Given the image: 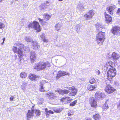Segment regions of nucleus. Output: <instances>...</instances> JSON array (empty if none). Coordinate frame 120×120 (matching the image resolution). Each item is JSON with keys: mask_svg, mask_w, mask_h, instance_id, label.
<instances>
[{"mask_svg": "<svg viewBox=\"0 0 120 120\" xmlns=\"http://www.w3.org/2000/svg\"><path fill=\"white\" fill-rule=\"evenodd\" d=\"M69 90H71L69 93V95L70 96H74L75 95L77 92V90L75 87L73 86L69 87Z\"/></svg>", "mask_w": 120, "mask_h": 120, "instance_id": "9d476101", "label": "nucleus"}, {"mask_svg": "<svg viewBox=\"0 0 120 120\" xmlns=\"http://www.w3.org/2000/svg\"><path fill=\"white\" fill-rule=\"evenodd\" d=\"M41 37L42 39V41L44 42H48V41L47 39L45 38V37L43 35H41Z\"/></svg>", "mask_w": 120, "mask_h": 120, "instance_id": "2f4dec72", "label": "nucleus"}, {"mask_svg": "<svg viewBox=\"0 0 120 120\" xmlns=\"http://www.w3.org/2000/svg\"><path fill=\"white\" fill-rule=\"evenodd\" d=\"M73 114V112L72 111H70L68 113V116H70Z\"/></svg>", "mask_w": 120, "mask_h": 120, "instance_id": "58836bf2", "label": "nucleus"}, {"mask_svg": "<svg viewBox=\"0 0 120 120\" xmlns=\"http://www.w3.org/2000/svg\"><path fill=\"white\" fill-rule=\"evenodd\" d=\"M113 63L109 61L107 63L105 67L107 68H109L107 74V79L111 82L113 81V78L116 75V71L115 68L112 66Z\"/></svg>", "mask_w": 120, "mask_h": 120, "instance_id": "f257e3e1", "label": "nucleus"}, {"mask_svg": "<svg viewBox=\"0 0 120 120\" xmlns=\"http://www.w3.org/2000/svg\"><path fill=\"white\" fill-rule=\"evenodd\" d=\"M104 90L107 93L110 94L115 92L116 90L111 85L108 84L105 86Z\"/></svg>", "mask_w": 120, "mask_h": 120, "instance_id": "39448f33", "label": "nucleus"}, {"mask_svg": "<svg viewBox=\"0 0 120 120\" xmlns=\"http://www.w3.org/2000/svg\"><path fill=\"white\" fill-rule=\"evenodd\" d=\"M4 0H0V3L1 2L3 1Z\"/></svg>", "mask_w": 120, "mask_h": 120, "instance_id": "8fccbe9b", "label": "nucleus"}, {"mask_svg": "<svg viewBox=\"0 0 120 120\" xmlns=\"http://www.w3.org/2000/svg\"><path fill=\"white\" fill-rule=\"evenodd\" d=\"M34 24V28L37 30V32H39L41 30L40 26L39 24V23L36 21H33Z\"/></svg>", "mask_w": 120, "mask_h": 120, "instance_id": "ddd939ff", "label": "nucleus"}, {"mask_svg": "<svg viewBox=\"0 0 120 120\" xmlns=\"http://www.w3.org/2000/svg\"><path fill=\"white\" fill-rule=\"evenodd\" d=\"M60 101L62 102H64L66 101V97H63L61 98L60 100Z\"/></svg>", "mask_w": 120, "mask_h": 120, "instance_id": "ea45409f", "label": "nucleus"}, {"mask_svg": "<svg viewBox=\"0 0 120 120\" xmlns=\"http://www.w3.org/2000/svg\"><path fill=\"white\" fill-rule=\"evenodd\" d=\"M43 16L44 18L47 21L50 18L51 16L47 13H45L44 14Z\"/></svg>", "mask_w": 120, "mask_h": 120, "instance_id": "4be33fe9", "label": "nucleus"}, {"mask_svg": "<svg viewBox=\"0 0 120 120\" xmlns=\"http://www.w3.org/2000/svg\"><path fill=\"white\" fill-rule=\"evenodd\" d=\"M111 31L113 34L118 35L120 34V27L117 26H113Z\"/></svg>", "mask_w": 120, "mask_h": 120, "instance_id": "0eeeda50", "label": "nucleus"}, {"mask_svg": "<svg viewBox=\"0 0 120 120\" xmlns=\"http://www.w3.org/2000/svg\"><path fill=\"white\" fill-rule=\"evenodd\" d=\"M34 112L36 116H39L41 114V111L38 109H35L34 111Z\"/></svg>", "mask_w": 120, "mask_h": 120, "instance_id": "b1692460", "label": "nucleus"}, {"mask_svg": "<svg viewBox=\"0 0 120 120\" xmlns=\"http://www.w3.org/2000/svg\"><path fill=\"white\" fill-rule=\"evenodd\" d=\"M104 15L105 20L107 23H109L112 22V17L109 15L107 14L105 12H104Z\"/></svg>", "mask_w": 120, "mask_h": 120, "instance_id": "2eb2a0df", "label": "nucleus"}, {"mask_svg": "<svg viewBox=\"0 0 120 120\" xmlns=\"http://www.w3.org/2000/svg\"><path fill=\"white\" fill-rule=\"evenodd\" d=\"M20 77L22 79L25 78L27 76V73L24 71H22L19 75Z\"/></svg>", "mask_w": 120, "mask_h": 120, "instance_id": "aec40b11", "label": "nucleus"}, {"mask_svg": "<svg viewBox=\"0 0 120 120\" xmlns=\"http://www.w3.org/2000/svg\"><path fill=\"white\" fill-rule=\"evenodd\" d=\"M95 72L97 75H99L100 74V71L98 70H95Z\"/></svg>", "mask_w": 120, "mask_h": 120, "instance_id": "37998d69", "label": "nucleus"}, {"mask_svg": "<svg viewBox=\"0 0 120 120\" xmlns=\"http://www.w3.org/2000/svg\"><path fill=\"white\" fill-rule=\"evenodd\" d=\"M5 38H3V41L2 43H1L2 45H3V43H4V41H5Z\"/></svg>", "mask_w": 120, "mask_h": 120, "instance_id": "de8ad7c7", "label": "nucleus"}, {"mask_svg": "<svg viewBox=\"0 0 120 120\" xmlns=\"http://www.w3.org/2000/svg\"><path fill=\"white\" fill-rule=\"evenodd\" d=\"M116 8V6L113 5L108 7L106 9L107 11H108L110 14L111 15H112Z\"/></svg>", "mask_w": 120, "mask_h": 120, "instance_id": "9b49d317", "label": "nucleus"}, {"mask_svg": "<svg viewBox=\"0 0 120 120\" xmlns=\"http://www.w3.org/2000/svg\"><path fill=\"white\" fill-rule=\"evenodd\" d=\"M100 94L99 95V96L98 97V98H103L104 97V94L102 93H100Z\"/></svg>", "mask_w": 120, "mask_h": 120, "instance_id": "79ce46f5", "label": "nucleus"}, {"mask_svg": "<svg viewBox=\"0 0 120 120\" xmlns=\"http://www.w3.org/2000/svg\"><path fill=\"white\" fill-rule=\"evenodd\" d=\"M63 95L64 94H67L69 92V91L68 90L64 89L63 90Z\"/></svg>", "mask_w": 120, "mask_h": 120, "instance_id": "473e14b6", "label": "nucleus"}, {"mask_svg": "<svg viewBox=\"0 0 120 120\" xmlns=\"http://www.w3.org/2000/svg\"><path fill=\"white\" fill-rule=\"evenodd\" d=\"M15 1H18V0H15Z\"/></svg>", "mask_w": 120, "mask_h": 120, "instance_id": "603ef678", "label": "nucleus"}, {"mask_svg": "<svg viewBox=\"0 0 120 120\" xmlns=\"http://www.w3.org/2000/svg\"><path fill=\"white\" fill-rule=\"evenodd\" d=\"M4 25L3 23L0 22V28L1 29H2L4 28Z\"/></svg>", "mask_w": 120, "mask_h": 120, "instance_id": "a19ab883", "label": "nucleus"}, {"mask_svg": "<svg viewBox=\"0 0 120 120\" xmlns=\"http://www.w3.org/2000/svg\"><path fill=\"white\" fill-rule=\"evenodd\" d=\"M105 32L101 31L98 33L96 37V40L98 44L100 42L102 43L104 42L105 39Z\"/></svg>", "mask_w": 120, "mask_h": 120, "instance_id": "7ed1b4c3", "label": "nucleus"}, {"mask_svg": "<svg viewBox=\"0 0 120 120\" xmlns=\"http://www.w3.org/2000/svg\"><path fill=\"white\" fill-rule=\"evenodd\" d=\"M89 82L90 84H93L95 82V80L93 77H91Z\"/></svg>", "mask_w": 120, "mask_h": 120, "instance_id": "a878e982", "label": "nucleus"}, {"mask_svg": "<svg viewBox=\"0 0 120 120\" xmlns=\"http://www.w3.org/2000/svg\"><path fill=\"white\" fill-rule=\"evenodd\" d=\"M34 49L36 50L39 48L40 46L38 45V43L37 42H35V44H34L33 45Z\"/></svg>", "mask_w": 120, "mask_h": 120, "instance_id": "393cba45", "label": "nucleus"}, {"mask_svg": "<svg viewBox=\"0 0 120 120\" xmlns=\"http://www.w3.org/2000/svg\"><path fill=\"white\" fill-rule=\"evenodd\" d=\"M61 77H62L60 75V74L58 72V74H57L56 76V80H57L58 79L60 78Z\"/></svg>", "mask_w": 120, "mask_h": 120, "instance_id": "c9c22d12", "label": "nucleus"}, {"mask_svg": "<svg viewBox=\"0 0 120 120\" xmlns=\"http://www.w3.org/2000/svg\"><path fill=\"white\" fill-rule=\"evenodd\" d=\"M56 92H57L60 94L63 95V90H57Z\"/></svg>", "mask_w": 120, "mask_h": 120, "instance_id": "e433bc0d", "label": "nucleus"}, {"mask_svg": "<svg viewBox=\"0 0 120 120\" xmlns=\"http://www.w3.org/2000/svg\"><path fill=\"white\" fill-rule=\"evenodd\" d=\"M22 45L23 46H24V45Z\"/></svg>", "mask_w": 120, "mask_h": 120, "instance_id": "864d4df0", "label": "nucleus"}, {"mask_svg": "<svg viewBox=\"0 0 120 120\" xmlns=\"http://www.w3.org/2000/svg\"><path fill=\"white\" fill-rule=\"evenodd\" d=\"M25 48L26 49H24V50L25 51L29 50V48L27 47H25Z\"/></svg>", "mask_w": 120, "mask_h": 120, "instance_id": "49530a36", "label": "nucleus"}, {"mask_svg": "<svg viewBox=\"0 0 120 120\" xmlns=\"http://www.w3.org/2000/svg\"><path fill=\"white\" fill-rule=\"evenodd\" d=\"M109 108V107L108 105L106 103L104 104L102 106V108L103 110H105Z\"/></svg>", "mask_w": 120, "mask_h": 120, "instance_id": "c85d7f7f", "label": "nucleus"}, {"mask_svg": "<svg viewBox=\"0 0 120 120\" xmlns=\"http://www.w3.org/2000/svg\"><path fill=\"white\" fill-rule=\"evenodd\" d=\"M94 14V13L92 10H90L84 15V16L86 19H90L92 18Z\"/></svg>", "mask_w": 120, "mask_h": 120, "instance_id": "1a4fd4ad", "label": "nucleus"}, {"mask_svg": "<svg viewBox=\"0 0 120 120\" xmlns=\"http://www.w3.org/2000/svg\"><path fill=\"white\" fill-rule=\"evenodd\" d=\"M34 24L33 23V22L32 23H30L28 25V27L29 28H34Z\"/></svg>", "mask_w": 120, "mask_h": 120, "instance_id": "72a5a7b5", "label": "nucleus"}, {"mask_svg": "<svg viewBox=\"0 0 120 120\" xmlns=\"http://www.w3.org/2000/svg\"><path fill=\"white\" fill-rule=\"evenodd\" d=\"M93 118L95 120H100L101 116L99 114L97 113L94 115L93 116Z\"/></svg>", "mask_w": 120, "mask_h": 120, "instance_id": "412c9836", "label": "nucleus"}, {"mask_svg": "<svg viewBox=\"0 0 120 120\" xmlns=\"http://www.w3.org/2000/svg\"><path fill=\"white\" fill-rule=\"evenodd\" d=\"M59 72L61 76L67 75L69 74V73H68L64 71H59Z\"/></svg>", "mask_w": 120, "mask_h": 120, "instance_id": "5701e85b", "label": "nucleus"}, {"mask_svg": "<svg viewBox=\"0 0 120 120\" xmlns=\"http://www.w3.org/2000/svg\"><path fill=\"white\" fill-rule=\"evenodd\" d=\"M45 115L47 117L49 116V114H53L54 113L51 110H49L48 111V109L47 108H45Z\"/></svg>", "mask_w": 120, "mask_h": 120, "instance_id": "6ab92c4d", "label": "nucleus"}, {"mask_svg": "<svg viewBox=\"0 0 120 120\" xmlns=\"http://www.w3.org/2000/svg\"><path fill=\"white\" fill-rule=\"evenodd\" d=\"M116 13L118 14H120V8H118V10L116 12Z\"/></svg>", "mask_w": 120, "mask_h": 120, "instance_id": "c03bdc74", "label": "nucleus"}, {"mask_svg": "<svg viewBox=\"0 0 120 120\" xmlns=\"http://www.w3.org/2000/svg\"><path fill=\"white\" fill-rule=\"evenodd\" d=\"M112 57L115 60H117L120 57L119 54L115 52H113L111 55Z\"/></svg>", "mask_w": 120, "mask_h": 120, "instance_id": "f3484780", "label": "nucleus"}, {"mask_svg": "<svg viewBox=\"0 0 120 120\" xmlns=\"http://www.w3.org/2000/svg\"><path fill=\"white\" fill-rule=\"evenodd\" d=\"M50 4L49 2L48 1H46L45 2L39 6L40 9L41 10H44Z\"/></svg>", "mask_w": 120, "mask_h": 120, "instance_id": "f8f14e48", "label": "nucleus"}, {"mask_svg": "<svg viewBox=\"0 0 120 120\" xmlns=\"http://www.w3.org/2000/svg\"><path fill=\"white\" fill-rule=\"evenodd\" d=\"M39 91L42 92H45V91L43 87V85L42 84H41V85L39 88Z\"/></svg>", "mask_w": 120, "mask_h": 120, "instance_id": "bb28decb", "label": "nucleus"}, {"mask_svg": "<svg viewBox=\"0 0 120 120\" xmlns=\"http://www.w3.org/2000/svg\"><path fill=\"white\" fill-rule=\"evenodd\" d=\"M51 66V64L48 61L45 62L40 61L36 64L34 66V68L37 71H40L44 70L46 67H49Z\"/></svg>", "mask_w": 120, "mask_h": 120, "instance_id": "f03ea898", "label": "nucleus"}, {"mask_svg": "<svg viewBox=\"0 0 120 120\" xmlns=\"http://www.w3.org/2000/svg\"><path fill=\"white\" fill-rule=\"evenodd\" d=\"M12 50L14 53H17L19 58H21L23 56V52L21 48H18L17 47L13 46V47Z\"/></svg>", "mask_w": 120, "mask_h": 120, "instance_id": "20e7f679", "label": "nucleus"}, {"mask_svg": "<svg viewBox=\"0 0 120 120\" xmlns=\"http://www.w3.org/2000/svg\"><path fill=\"white\" fill-rule=\"evenodd\" d=\"M34 106H33L31 108V110H28L26 114L27 119V120H29L30 118L34 116Z\"/></svg>", "mask_w": 120, "mask_h": 120, "instance_id": "423d86ee", "label": "nucleus"}, {"mask_svg": "<svg viewBox=\"0 0 120 120\" xmlns=\"http://www.w3.org/2000/svg\"><path fill=\"white\" fill-rule=\"evenodd\" d=\"M66 97V101L67 102L70 101L72 100V99H71L70 97Z\"/></svg>", "mask_w": 120, "mask_h": 120, "instance_id": "4c0bfd02", "label": "nucleus"}, {"mask_svg": "<svg viewBox=\"0 0 120 120\" xmlns=\"http://www.w3.org/2000/svg\"><path fill=\"white\" fill-rule=\"evenodd\" d=\"M89 103L91 106L93 107L96 108L97 106V102L94 97H90L89 100Z\"/></svg>", "mask_w": 120, "mask_h": 120, "instance_id": "6e6552de", "label": "nucleus"}, {"mask_svg": "<svg viewBox=\"0 0 120 120\" xmlns=\"http://www.w3.org/2000/svg\"><path fill=\"white\" fill-rule=\"evenodd\" d=\"M97 87V85H93L91 84H88L87 86V89L90 91L95 90Z\"/></svg>", "mask_w": 120, "mask_h": 120, "instance_id": "dca6fc26", "label": "nucleus"}, {"mask_svg": "<svg viewBox=\"0 0 120 120\" xmlns=\"http://www.w3.org/2000/svg\"><path fill=\"white\" fill-rule=\"evenodd\" d=\"M58 0L59 1H62L63 0Z\"/></svg>", "mask_w": 120, "mask_h": 120, "instance_id": "3c124183", "label": "nucleus"}, {"mask_svg": "<svg viewBox=\"0 0 120 120\" xmlns=\"http://www.w3.org/2000/svg\"><path fill=\"white\" fill-rule=\"evenodd\" d=\"M53 110L55 113H59L62 111V110L60 109H54Z\"/></svg>", "mask_w": 120, "mask_h": 120, "instance_id": "cd10ccee", "label": "nucleus"}, {"mask_svg": "<svg viewBox=\"0 0 120 120\" xmlns=\"http://www.w3.org/2000/svg\"><path fill=\"white\" fill-rule=\"evenodd\" d=\"M14 98V97L13 96H11L10 98V99L11 101H12Z\"/></svg>", "mask_w": 120, "mask_h": 120, "instance_id": "a18cd8bd", "label": "nucleus"}, {"mask_svg": "<svg viewBox=\"0 0 120 120\" xmlns=\"http://www.w3.org/2000/svg\"><path fill=\"white\" fill-rule=\"evenodd\" d=\"M85 120H92V119L90 118H87L85 119Z\"/></svg>", "mask_w": 120, "mask_h": 120, "instance_id": "09e8293b", "label": "nucleus"}, {"mask_svg": "<svg viewBox=\"0 0 120 120\" xmlns=\"http://www.w3.org/2000/svg\"><path fill=\"white\" fill-rule=\"evenodd\" d=\"M77 100H75L73 101L70 104V106L72 107L75 106L76 104L77 103Z\"/></svg>", "mask_w": 120, "mask_h": 120, "instance_id": "c756f323", "label": "nucleus"}, {"mask_svg": "<svg viewBox=\"0 0 120 120\" xmlns=\"http://www.w3.org/2000/svg\"><path fill=\"white\" fill-rule=\"evenodd\" d=\"M40 77V76L36 75L35 74L32 73L30 74L28 76L29 79L32 81H36L37 79H38Z\"/></svg>", "mask_w": 120, "mask_h": 120, "instance_id": "4468645a", "label": "nucleus"}, {"mask_svg": "<svg viewBox=\"0 0 120 120\" xmlns=\"http://www.w3.org/2000/svg\"><path fill=\"white\" fill-rule=\"evenodd\" d=\"M100 93L98 91L95 94V98H98V97H99V95L100 94Z\"/></svg>", "mask_w": 120, "mask_h": 120, "instance_id": "f704fd0d", "label": "nucleus"}, {"mask_svg": "<svg viewBox=\"0 0 120 120\" xmlns=\"http://www.w3.org/2000/svg\"><path fill=\"white\" fill-rule=\"evenodd\" d=\"M36 59V54H32L30 56V60L32 63H34Z\"/></svg>", "mask_w": 120, "mask_h": 120, "instance_id": "a211bd4d", "label": "nucleus"}, {"mask_svg": "<svg viewBox=\"0 0 120 120\" xmlns=\"http://www.w3.org/2000/svg\"><path fill=\"white\" fill-rule=\"evenodd\" d=\"M38 19L42 25H44L45 24V23H47V22L43 21V19H41L40 18H38Z\"/></svg>", "mask_w": 120, "mask_h": 120, "instance_id": "7c9ffc66", "label": "nucleus"}]
</instances>
